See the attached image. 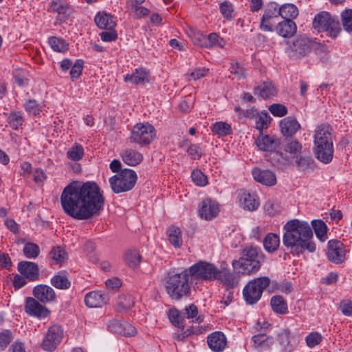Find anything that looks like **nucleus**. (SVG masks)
I'll return each mask as SVG.
<instances>
[{"label":"nucleus","instance_id":"obj_42","mask_svg":"<svg viewBox=\"0 0 352 352\" xmlns=\"http://www.w3.org/2000/svg\"><path fill=\"white\" fill-rule=\"evenodd\" d=\"M84 154L85 152L82 146L78 143H75L67 151V157L72 161L78 162L83 157Z\"/></svg>","mask_w":352,"mask_h":352},{"label":"nucleus","instance_id":"obj_18","mask_svg":"<svg viewBox=\"0 0 352 352\" xmlns=\"http://www.w3.org/2000/svg\"><path fill=\"white\" fill-rule=\"evenodd\" d=\"M280 140L274 135H264L261 133L256 140L259 150L264 152H272L280 145Z\"/></svg>","mask_w":352,"mask_h":352},{"label":"nucleus","instance_id":"obj_26","mask_svg":"<svg viewBox=\"0 0 352 352\" xmlns=\"http://www.w3.org/2000/svg\"><path fill=\"white\" fill-rule=\"evenodd\" d=\"M274 31L284 38H290L296 33L297 26L296 23L291 20V19H284L277 23L274 28Z\"/></svg>","mask_w":352,"mask_h":352},{"label":"nucleus","instance_id":"obj_35","mask_svg":"<svg viewBox=\"0 0 352 352\" xmlns=\"http://www.w3.org/2000/svg\"><path fill=\"white\" fill-rule=\"evenodd\" d=\"M217 279L221 280L230 289L236 286L239 283L238 278L234 274L226 269L219 270V274H218Z\"/></svg>","mask_w":352,"mask_h":352},{"label":"nucleus","instance_id":"obj_3","mask_svg":"<svg viewBox=\"0 0 352 352\" xmlns=\"http://www.w3.org/2000/svg\"><path fill=\"white\" fill-rule=\"evenodd\" d=\"M314 153L324 164H329L333 157L332 128L325 124L318 126L314 136Z\"/></svg>","mask_w":352,"mask_h":352},{"label":"nucleus","instance_id":"obj_48","mask_svg":"<svg viewBox=\"0 0 352 352\" xmlns=\"http://www.w3.org/2000/svg\"><path fill=\"white\" fill-rule=\"evenodd\" d=\"M23 252L28 258L34 259L39 255L40 248L37 244L29 242L24 245Z\"/></svg>","mask_w":352,"mask_h":352},{"label":"nucleus","instance_id":"obj_30","mask_svg":"<svg viewBox=\"0 0 352 352\" xmlns=\"http://www.w3.org/2000/svg\"><path fill=\"white\" fill-rule=\"evenodd\" d=\"M254 349L258 352H263L270 349L273 338L263 333L254 335L252 338Z\"/></svg>","mask_w":352,"mask_h":352},{"label":"nucleus","instance_id":"obj_28","mask_svg":"<svg viewBox=\"0 0 352 352\" xmlns=\"http://www.w3.org/2000/svg\"><path fill=\"white\" fill-rule=\"evenodd\" d=\"M120 155L125 164L132 166L139 164L143 160V156L140 152L129 148L122 150Z\"/></svg>","mask_w":352,"mask_h":352},{"label":"nucleus","instance_id":"obj_1","mask_svg":"<svg viewBox=\"0 0 352 352\" xmlns=\"http://www.w3.org/2000/svg\"><path fill=\"white\" fill-rule=\"evenodd\" d=\"M63 211L78 220L89 219L103 210L104 197L94 182H73L64 188L60 195Z\"/></svg>","mask_w":352,"mask_h":352},{"label":"nucleus","instance_id":"obj_57","mask_svg":"<svg viewBox=\"0 0 352 352\" xmlns=\"http://www.w3.org/2000/svg\"><path fill=\"white\" fill-rule=\"evenodd\" d=\"M192 182L197 186H205L208 184L207 177L199 170H194L191 173Z\"/></svg>","mask_w":352,"mask_h":352},{"label":"nucleus","instance_id":"obj_62","mask_svg":"<svg viewBox=\"0 0 352 352\" xmlns=\"http://www.w3.org/2000/svg\"><path fill=\"white\" fill-rule=\"evenodd\" d=\"M12 340V333L9 330L0 333V348L4 350Z\"/></svg>","mask_w":352,"mask_h":352},{"label":"nucleus","instance_id":"obj_36","mask_svg":"<svg viewBox=\"0 0 352 352\" xmlns=\"http://www.w3.org/2000/svg\"><path fill=\"white\" fill-rule=\"evenodd\" d=\"M280 245L279 236L274 233H269L263 240V246L270 253L276 252Z\"/></svg>","mask_w":352,"mask_h":352},{"label":"nucleus","instance_id":"obj_61","mask_svg":"<svg viewBox=\"0 0 352 352\" xmlns=\"http://www.w3.org/2000/svg\"><path fill=\"white\" fill-rule=\"evenodd\" d=\"M23 107L28 113L34 116L39 114L41 111L39 104L35 100H29L23 104Z\"/></svg>","mask_w":352,"mask_h":352},{"label":"nucleus","instance_id":"obj_7","mask_svg":"<svg viewBox=\"0 0 352 352\" xmlns=\"http://www.w3.org/2000/svg\"><path fill=\"white\" fill-rule=\"evenodd\" d=\"M270 283L271 280L267 276H261L250 280L243 289V296L246 303H256L261 299L264 289H267ZM272 283H274V281Z\"/></svg>","mask_w":352,"mask_h":352},{"label":"nucleus","instance_id":"obj_50","mask_svg":"<svg viewBox=\"0 0 352 352\" xmlns=\"http://www.w3.org/2000/svg\"><path fill=\"white\" fill-rule=\"evenodd\" d=\"M184 311L187 318L192 319V322L200 323L204 320V316L198 315V309L195 305L191 304L186 307Z\"/></svg>","mask_w":352,"mask_h":352},{"label":"nucleus","instance_id":"obj_49","mask_svg":"<svg viewBox=\"0 0 352 352\" xmlns=\"http://www.w3.org/2000/svg\"><path fill=\"white\" fill-rule=\"evenodd\" d=\"M52 285L57 289H66L70 287V281L64 276L58 274L53 276L51 279Z\"/></svg>","mask_w":352,"mask_h":352},{"label":"nucleus","instance_id":"obj_41","mask_svg":"<svg viewBox=\"0 0 352 352\" xmlns=\"http://www.w3.org/2000/svg\"><path fill=\"white\" fill-rule=\"evenodd\" d=\"M134 305L133 297L129 294H122L116 306V309L118 312H122L128 310Z\"/></svg>","mask_w":352,"mask_h":352},{"label":"nucleus","instance_id":"obj_34","mask_svg":"<svg viewBox=\"0 0 352 352\" xmlns=\"http://www.w3.org/2000/svg\"><path fill=\"white\" fill-rule=\"evenodd\" d=\"M278 10L280 16L285 20H287V19L294 20L298 16L299 13L298 8L292 3H285L281 6L278 5Z\"/></svg>","mask_w":352,"mask_h":352},{"label":"nucleus","instance_id":"obj_51","mask_svg":"<svg viewBox=\"0 0 352 352\" xmlns=\"http://www.w3.org/2000/svg\"><path fill=\"white\" fill-rule=\"evenodd\" d=\"M342 25L344 30L351 33L352 32V10H344L341 14Z\"/></svg>","mask_w":352,"mask_h":352},{"label":"nucleus","instance_id":"obj_16","mask_svg":"<svg viewBox=\"0 0 352 352\" xmlns=\"http://www.w3.org/2000/svg\"><path fill=\"white\" fill-rule=\"evenodd\" d=\"M25 312L31 316H35L40 318L47 317L50 311L45 306L42 305L36 298L28 297L25 301Z\"/></svg>","mask_w":352,"mask_h":352},{"label":"nucleus","instance_id":"obj_2","mask_svg":"<svg viewBox=\"0 0 352 352\" xmlns=\"http://www.w3.org/2000/svg\"><path fill=\"white\" fill-rule=\"evenodd\" d=\"M283 230V244L292 255L299 256L305 251H316L313 231L308 222L291 219L284 225Z\"/></svg>","mask_w":352,"mask_h":352},{"label":"nucleus","instance_id":"obj_60","mask_svg":"<svg viewBox=\"0 0 352 352\" xmlns=\"http://www.w3.org/2000/svg\"><path fill=\"white\" fill-rule=\"evenodd\" d=\"M270 116L267 113L258 116L256 119V129L261 133L263 129L268 127L269 124L270 123Z\"/></svg>","mask_w":352,"mask_h":352},{"label":"nucleus","instance_id":"obj_12","mask_svg":"<svg viewBox=\"0 0 352 352\" xmlns=\"http://www.w3.org/2000/svg\"><path fill=\"white\" fill-rule=\"evenodd\" d=\"M279 16L278 3L276 2H270L266 5L263 10V14L261 18L259 28L263 32H274V28L277 25V19Z\"/></svg>","mask_w":352,"mask_h":352},{"label":"nucleus","instance_id":"obj_45","mask_svg":"<svg viewBox=\"0 0 352 352\" xmlns=\"http://www.w3.org/2000/svg\"><path fill=\"white\" fill-rule=\"evenodd\" d=\"M8 122L14 130H18L24 122L23 118L20 112L12 111L8 118Z\"/></svg>","mask_w":352,"mask_h":352},{"label":"nucleus","instance_id":"obj_37","mask_svg":"<svg viewBox=\"0 0 352 352\" xmlns=\"http://www.w3.org/2000/svg\"><path fill=\"white\" fill-rule=\"evenodd\" d=\"M272 310L279 314H285L287 312V304L281 296H274L270 301Z\"/></svg>","mask_w":352,"mask_h":352},{"label":"nucleus","instance_id":"obj_39","mask_svg":"<svg viewBox=\"0 0 352 352\" xmlns=\"http://www.w3.org/2000/svg\"><path fill=\"white\" fill-rule=\"evenodd\" d=\"M313 229L317 238L322 242L327 239V226L322 220H313L311 221Z\"/></svg>","mask_w":352,"mask_h":352},{"label":"nucleus","instance_id":"obj_58","mask_svg":"<svg viewBox=\"0 0 352 352\" xmlns=\"http://www.w3.org/2000/svg\"><path fill=\"white\" fill-rule=\"evenodd\" d=\"M230 71L239 80L243 79L245 77V69L238 62L232 61L230 63Z\"/></svg>","mask_w":352,"mask_h":352},{"label":"nucleus","instance_id":"obj_8","mask_svg":"<svg viewBox=\"0 0 352 352\" xmlns=\"http://www.w3.org/2000/svg\"><path fill=\"white\" fill-rule=\"evenodd\" d=\"M312 25L318 32H327L333 38H336L342 30L339 21L335 20L330 13L324 11L315 16Z\"/></svg>","mask_w":352,"mask_h":352},{"label":"nucleus","instance_id":"obj_20","mask_svg":"<svg viewBox=\"0 0 352 352\" xmlns=\"http://www.w3.org/2000/svg\"><path fill=\"white\" fill-rule=\"evenodd\" d=\"M18 271L30 280L35 281L39 277L38 265L34 262L21 261L18 264Z\"/></svg>","mask_w":352,"mask_h":352},{"label":"nucleus","instance_id":"obj_6","mask_svg":"<svg viewBox=\"0 0 352 352\" xmlns=\"http://www.w3.org/2000/svg\"><path fill=\"white\" fill-rule=\"evenodd\" d=\"M138 180L136 173L131 169L124 168L109 178L112 191L118 194L132 190Z\"/></svg>","mask_w":352,"mask_h":352},{"label":"nucleus","instance_id":"obj_56","mask_svg":"<svg viewBox=\"0 0 352 352\" xmlns=\"http://www.w3.org/2000/svg\"><path fill=\"white\" fill-rule=\"evenodd\" d=\"M168 318L174 326L184 329L183 318L179 311L176 309L170 310L168 312Z\"/></svg>","mask_w":352,"mask_h":352},{"label":"nucleus","instance_id":"obj_17","mask_svg":"<svg viewBox=\"0 0 352 352\" xmlns=\"http://www.w3.org/2000/svg\"><path fill=\"white\" fill-rule=\"evenodd\" d=\"M219 212L218 204L211 199H206L199 204V214L201 219L210 220Z\"/></svg>","mask_w":352,"mask_h":352},{"label":"nucleus","instance_id":"obj_13","mask_svg":"<svg viewBox=\"0 0 352 352\" xmlns=\"http://www.w3.org/2000/svg\"><path fill=\"white\" fill-rule=\"evenodd\" d=\"M63 331L60 326L54 324L49 327L42 342V348L45 351H52L60 343Z\"/></svg>","mask_w":352,"mask_h":352},{"label":"nucleus","instance_id":"obj_4","mask_svg":"<svg viewBox=\"0 0 352 352\" xmlns=\"http://www.w3.org/2000/svg\"><path fill=\"white\" fill-rule=\"evenodd\" d=\"M265 255L258 247L248 246L243 250L242 256L232 261V267L238 273L243 274L257 272L263 262Z\"/></svg>","mask_w":352,"mask_h":352},{"label":"nucleus","instance_id":"obj_9","mask_svg":"<svg viewBox=\"0 0 352 352\" xmlns=\"http://www.w3.org/2000/svg\"><path fill=\"white\" fill-rule=\"evenodd\" d=\"M187 270L192 278L209 281L217 280L219 274V270L214 264L206 261H199Z\"/></svg>","mask_w":352,"mask_h":352},{"label":"nucleus","instance_id":"obj_53","mask_svg":"<svg viewBox=\"0 0 352 352\" xmlns=\"http://www.w3.org/2000/svg\"><path fill=\"white\" fill-rule=\"evenodd\" d=\"M83 67L84 61L82 59L76 60L75 63L72 65L69 75L71 79L73 81L78 79L80 76Z\"/></svg>","mask_w":352,"mask_h":352},{"label":"nucleus","instance_id":"obj_5","mask_svg":"<svg viewBox=\"0 0 352 352\" xmlns=\"http://www.w3.org/2000/svg\"><path fill=\"white\" fill-rule=\"evenodd\" d=\"M190 274L187 269L179 273H168L165 280V288L169 296L176 300L190 296L191 287Z\"/></svg>","mask_w":352,"mask_h":352},{"label":"nucleus","instance_id":"obj_64","mask_svg":"<svg viewBox=\"0 0 352 352\" xmlns=\"http://www.w3.org/2000/svg\"><path fill=\"white\" fill-rule=\"evenodd\" d=\"M192 98L189 95L180 102L179 104V109L180 111L184 113L188 112L192 108Z\"/></svg>","mask_w":352,"mask_h":352},{"label":"nucleus","instance_id":"obj_59","mask_svg":"<svg viewBox=\"0 0 352 352\" xmlns=\"http://www.w3.org/2000/svg\"><path fill=\"white\" fill-rule=\"evenodd\" d=\"M268 109L276 117H283L287 114V108L281 104H272L269 107Z\"/></svg>","mask_w":352,"mask_h":352},{"label":"nucleus","instance_id":"obj_23","mask_svg":"<svg viewBox=\"0 0 352 352\" xmlns=\"http://www.w3.org/2000/svg\"><path fill=\"white\" fill-rule=\"evenodd\" d=\"M239 201L241 206L247 210H256L259 206V200L256 195L245 190L239 192Z\"/></svg>","mask_w":352,"mask_h":352},{"label":"nucleus","instance_id":"obj_27","mask_svg":"<svg viewBox=\"0 0 352 352\" xmlns=\"http://www.w3.org/2000/svg\"><path fill=\"white\" fill-rule=\"evenodd\" d=\"M276 94L277 89L274 85L270 81L261 82L254 89V94L263 99L270 98L275 96Z\"/></svg>","mask_w":352,"mask_h":352},{"label":"nucleus","instance_id":"obj_33","mask_svg":"<svg viewBox=\"0 0 352 352\" xmlns=\"http://www.w3.org/2000/svg\"><path fill=\"white\" fill-rule=\"evenodd\" d=\"M179 146L192 160H199L204 154V150L199 145L193 144L188 140H182Z\"/></svg>","mask_w":352,"mask_h":352},{"label":"nucleus","instance_id":"obj_47","mask_svg":"<svg viewBox=\"0 0 352 352\" xmlns=\"http://www.w3.org/2000/svg\"><path fill=\"white\" fill-rule=\"evenodd\" d=\"M124 260L130 267H136L141 261V256L137 250H129L124 256Z\"/></svg>","mask_w":352,"mask_h":352},{"label":"nucleus","instance_id":"obj_43","mask_svg":"<svg viewBox=\"0 0 352 352\" xmlns=\"http://www.w3.org/2000/svg\"><path fill=\"white\" fill-rule=\"evenodd\" d=\"M203 39L204 40L203 45L206 48H211L216 45L222 47L225 44L224 40L216 33H211L207 37H203Z\"/></svg>","mask_w":352,"mask_h":352},{"label":"nucleus","instance_id":"obj_14","mask_svg":"<svg viewBox=\"0 0 352 352\" xmlns=\"http://www.w3.org/2000/svg\"><path fill=\"white\" fill-rule=\"evenodd\" d=\"M302 148V144L297 140H287L282 145L284 153H276V155H280L282 159V164H286L290 158L296 157L301 153Z\"/></svg>","mask_w":352,"mask_h":352},{"label":"nucleus","instance_id":"obj_15","mask_svg":"<svg viewBox=\"0 0 352 352\" xmlns=\"http://www.w3.org/2000/svg\"><path fill=\"white\" fill-rule=\"evenodd\" d=\"M345 249L344 244L338 240H330L327 246L328 259L336 263H342L345 258Z\"/></svg>","mask_w":352,"mask_h":352},{"label":"nucleus","instance_id":"obj_44","mask_svg":"<svg viewBox=\"0 0 352 352\" xmlns=\"http://www.w3.org/2000/svg\"><path fill=\"white\" fill-rule=\"evenodd\" d=\"M69 9L65 0H52L50 5V11L59 14H65Z\"/></svg>","mask_w":352,"mask_h":352},{"label":"nucleus","instance_id":"obj_38","mask_svg":"<svg viewBox=\"0 0 352 352\" xmlns=\"http://www.w3.org/2000/svg\"><path fill=\"white\" fill-rule=\"evenodd\" d=\"M167 234L170 243L175 248H179L182 245V232L175 226H170L167 229Z\"/></svg>","mask_w":352,"mask_h":352},{"label":"nucleus","instance_id":"obj_10","mask_svg":"<svg viewBox=\"0 0 352 352\" xmlns=\"http://www.w3.org/2000/svg\"><path fill=\"white\" fill-rule=\"evenodd\" d=\"M155 136V129L148 123L136 124L131 132L130 141L140 146L148 145Z\"/></svg>","mask_w":352,"mask_h":352},{"label":"nucleus","instance_id":"obj_52","mask_svg":"<svg viewBox=\"0 0 352 352\" xmlns=\"http://www.w3.org/2000/svg\"><path fill=\"white\" fill-rule=\"evenodd\" d=\"M296 164L298 168L305 170L311 167L314 160L309 155H300L296 157Z\"/></svg>","mask_w":352,"mask_h":352},{"label":"nucleus","instance_id":"obj_63","mask_svg":"<svg viewBox=\"0 0 352 352\" xmlns=\"http://www.w3.org/2000/svg\"><path fill=\"white\" fill-rule=\"evenodd\" d=\"M290 338H291V331L288 329H284L279 334L280 343L286 350H291V349L289 348Z\"/></svg>","mask_w":352,"mask_h":352},{"label":"nucleus","instance_id":"obj_29","mask_svg":"<svg viewBox=\"0 0 352 352\" xmlns=\"http://www.w3.org/2000/svg\"><path fill=\"white\" fill-rule=\"evenodd\" d=\"M96 25L103 30H111L116 26L113 16L106 12H98L94 18Z\"/></svg>","mask_w":352,"mask_h":352},{"label":"nucleus","instance_id":"obj_55","mask_svg":"<svg viewBox=\"0 0 352 352\" xmlns=\"http://www.w3.org/2000/svg\"><path fill=\"white\" fill-rule=\"evenodd\" d=\"M322 340V335L317 331L311 332L305 337L306 344L311 349L319 344Z\"/></svg>","mask_w":352,"mask_h":352},{"label":"nucleus","instance_id":"obj_24","mask_svg":"<svg viewBox=\"0 0 352 352\" xmlns=\"http://www.w3.org/2000/svg\"><path fill=\"white\" fill-rule=\"evenodd\" d=\"M281 133L285 137H292L300 129V124L297 120L289 116L283 118L280 122Z\"/></svg>","mask_w":352,"mask_h":352},{"label":"nucleus","instance_id":"obj_25","mask_svg":"<svg viewBox=\"0 0 352 352\" xmlns=\"http://www.w3.org/2000/svg\"><path fill=\"white\" fill-rule=\"evenodd\" d=\"M207 342L212 351L221 352L226 348L227 340L222 332L215 331L208 336Z\"/></svg>","mask_w":352,"mask_h":352},{"label":"nucleus","instance_id":"obj_11","mask_svg":"<svg viewBox=\"0 0 352 352\" xmlns=\"http://www.w3.org/2000/svg\"><path fill=\"white\" fill-rule=\"evenodd\" d=\"M313 45L314 43L309 38L300 36L293 41L292 43L286 49V52L292 58H301L311 52Z\"/></svg>","mask_w":352,"mask_h":352},{"label":"nucleus","instance_id":"obj_21","mask_svg":"<svg viewBox=\"0 0 352 352\" xmlns=\"http://www.w3.org/2000/svg\"><path fill=\"white\" fill-rule=\"evenodd\" d=\"M252 175L254 180L263 185L272 186L276 184V175L270 170L254 168L252 169Z\"/></svg>","mask_w":352,"mask_h":352},{"label":"nucleus","instance_id":"obj_22","mask_svg":"<svg viewBox=\"0 0 352 352\" xmlns=\"http://www.w3.org/2000/svg\"><path fill=\"white\" fill-rule=\"evenodd\" d=\"M109 298L100 291H92L85 295V303L89 307H101L106 305Z\"/></svg>","mask_w":352,"mask_h":352},{"label":"nucleus","instance_id":"obj_46","mask_svg":"<svg viewBox=\"0 0 352 352\" xmlns=\"http://www.w3.org/2000/svg\"><path fill=\"white\" fill-rule=\"evenodd\" d=\"M211 129L213 133L222 137L226 136L232 132L230 125L223 122H217L212 125Z\"/></svg>","mask_w":352,"mask_h":352},{"label":"nucleus","instance_id":"obj_40","mask_svg":"<svg viewBox=\"0 0 352 352\" xmlns=\"http://www.w3.org/2000/svg\"><path fill=\"white\" fill-rule=\"evenodd\" d=\"M48 43L51 48L57 52L64 53L69 48L68 44L64 39L56 36L50 37L48 38Z\"/></svg>","mask_w":352,"mask_h":352},{"label":"nucleus","instance_id":"obj_32","mask_svg":"<svg viewBox=\"0 0 352 352\" xmlns=\"http://www.w3.org/2000/svg\"><path fill=\"white\" fill-rule=\"evenodd\" d=\"M50 265H62L67 259V253L60 246L52 248L48 254Z\"/></svg>","mask_w":352,"mask_h":352},{"label":"nucleus","instance_id":"obj_54","mask_svg":"<svg viewBox=\"0 0 352 352\" xmlns=\"http://www.w3.org/2000/svg\"><path fill=\"white\" fill-rule=\"evenodd\" d=\"M220 12L225 19L228 21H231L233 19L234 8L233 5L228 1H223L221 3L219 7Z\"/></svg>","mask_w":352,"mask_h":352},{"label":"nucleus","instance_id":"obj_19","mask_svg":"<svg viewBox=\"0 0 352 352\" xmlns=\"http://www.w3.org/2000/svg\"><path fill=\"white\" fill-rule=\"evenodd\" d=\"M33 295L36 299L44 304L54 302L56 297L51 287L42 284L34 287Z\"/></svg>","mask_w":352,"mask_h":352},{"label":"nucleus","instance_id":"obj_31","mask_svg":"<svg viewBox=\"0 0 352 352\" xmlns=\"http://www.w3.org/2000/svg\"><path fill=\"white\" fill-rule=\"evenodd\" d=\"M124 80L134 85H144L148 82V73L142 68L135 69L131 74L124 76Z\"/></svg>","mask_w":352,"mask_h":352}]
</instances>
